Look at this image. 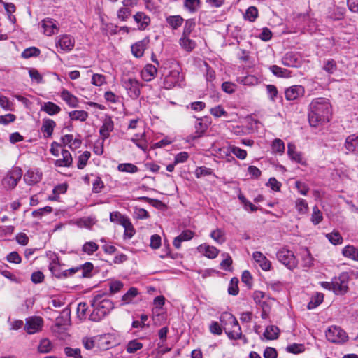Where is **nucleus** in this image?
Segmentation results:
<instances>
[{
    "mask_svg": "<svg viewBox=\"0 0 358 358\" xmlns=\"http://www.w3.org/2000/svg\"><path fill=\"white\" fill-rule=\"evenodd\" d=\"M331 115V106L327 98H315L309 104L308 118L311 127H316L329 122Z\"/></svg>",
    "mask_w": 358,
    "mask_h": 358,
    "instance_id": "nucleus-1",
    "label": "nucleus"
},
{
    "mask_svg": "<svg viewBox=\"0 0 358 358\" xmlns=\"http://www.w3.org/2000/svg\"><path fill=\"white\" fill-rule=\"evenodd\" d=\"M91 305L94 310L90 319L94 322L100 321L113 308V303L101 294H97L93 298Z\"/></svg>",
    "mask_w": 358,
    "mask_h": 358,
    "instance_id": "nucleus-2",
    "label": "nucleus"
},
{
    "mask_svg": "<svg viewBox=\"0 0 358 358\" xmlns=\"http://www.w3.org/2000/svg\"><path fill=\"white\" fill-rule=\"evenodd\" d=\"M221 325L230 339L238 340L242 337L241 328L236 318L230 313L224 312L220 317Z\"/></svg>",
    "mask_w": 358,
    "mask_h": 358,
    "instance_id": "nucleus-3",
    "label": "nucleus"
},
{
    "mask_svg": "<svg viewBox=\"0 0 358 358\" xmlns=\"http://www.w3.org/2000/svg\"><path fill=\"white\" fill-rule=\"evenodd\" d=\"M276 257L280 263L290 270L295 268L298 265V261L294 252L287 248L280 249L277 252Z\"/></svg>",
    "mask_w": 358,
    "mask_h": 358,
    "instance_id": "nucleus-4",
    "label": "nucleus"
},
{
    "mask_svg": "<svg viewBox=\"0 0 358 358\" xmlns=\"http://www.w3.org/2000/svg\"><path fill=\"white\" fill-rule=\"evenodd\" d=\"M22 176V169L19 167H13L4 176L2 185L6 189H14Z\"/></svg>",
    "mask_w": 358,
    "mask_h": 358,
    "instance_id": "nucleus-5",
    "label": "nucleus"
},
{
    "mask_svg": "<svg viewBox=\"0 0 358 358\" xmlns=\"http://www.w3.org/2000/svg\"><path fill=\"white\" fill-rule=\"evenodd\" d=\"M327 339L334 343H343L348 341L346 332L340 327L331 326L326 331Z\"/></svg>",
    "mask_w": 358,
    "mask_h": 358,
    "instance_id": "nucleus-6",
    "label": "nucleus"
},
{
    "mask_svg": "<svg viewBox=\"0 0 358 358\" xmlns=\"http://www.w3.org/2000/svg\"><path fill=\"white\" fill-rule=\"evenodd\" d=\"M350 277L348 273L343 272L333 278L334 292L337 295H343L348 291Z\"/></svg>",
    "mask_w": 358,
    "mask_h": 358,
    "instance_id": "nucleus-7",
    "label": "nucleus"
},
{
    "mask_svg": "<svg viewBox=\"0 0 358 358\" xmlns=\"http://www.w3.org/2000/svg\"><path fill=\"white\" fill-rule=\"evenodd\" d=\"M123 86L127 91L128 95L132 99H136L141 94V85L139 82L134 78H128L123 80Z\"/></svg>",
    "mask_w": 358,
    "mask_h": 358,
    "instance_id": "nucleus-8",
    "label": "nucleus"
},
{
    "mask_svg": "<svg viewBox=\"0 0 358 358\" xmlns=\"http://www.w3.org/2000/svg\"><path fill=\"white\" fill-rule=\"evenodd\" d=\"M43 326V320L41 317H29L26 319L24 329L29 334L40 331Z\"/></svg>",
    "mask_w": 358,
    "mask_h": 358,
    "instance_id": "nucleus-9",
    "label": "nucleus"
},
{
    "mask_svg": "<svg viewBox=\"0 0 358 358\" xmlns=\"http://www.w3.org/2000/svg\"><path fill=\"white\" fill-rule=\"evenodd\" d=\"M305 94V88L300 85H292L285 91V99L288 101H294L303 97Z\"/></svg>",
    "mask_w": 358,
    "mask_h": 358,
    "instance_id": "nucleus-10",
    "label": "nucleus"
},
{
    "mask_svg": "<svg viewBox=\"0 0 358 358\" xmlns=\"http://www.w3.org/2000/svg\"><path fill=\"white\" fill-rule=\"evenodd\" d=\"M210 122L205 118H196L194 122V133L191 136L192 139L201 137L208 128Z\"/></svg>",
    "mask_w": 358,
    "mask_h": 358,
    "instance_id": "nucleus-11",
    "label": "nucleus"
},
{
    "mask_svg": "<svg viewBox=\"0 0 358 358\" xmlns=\"http://www.w3.org/2000/svg\"><path fill=\"white\" fill-rule=\"evenodd\" d=\"M345 154H355L358 155V134H354L348 136L344 143Z\"/></svg>",
    "mask_w": 358,
    "mask_h": 358,
    "instance_id": "nucleus-12",
    "label": "nucleus"
},
{
    "mask_svg": "<svg viewBox=\"0 0 358 358\" xmlns=\"http://www.w3.org/2000/svg\"><path fill=\"white\" fill-rule=\"evenodd\" d=\"M74 45V38L69 34L59 36L56 41L57 47H59L62 50L66 52L71 50L73 48Z\"/></svg>",
    "mask_w": 358,
    "mask_h": 358,
    "instance_id": "nucleus-13",
    "label": "nucleus"
},
{
    "mask_svg": "<svg viewBox=\"0 0 358 358\" xmlns=\"http://www.w3.org/2000/svg\"><path fill=\"white\" fill-rule=\"evenodd\" d=\"M282 63L288 67H298L301 64L300 57L296 52H287L282 58Z\"/></svg>",
    "mask_w": 358,
    "mask_h": 358,
    "instance_id": "nucleus-14",
    "label": "nucleus"
},
{
    "mask_svg": "<svg viewBox=\"0 0 358 358\" xmlns=\"http://www.w3.org/2000/svg\"><path fill=\"white\" fill-rule=\"evenodd\" d=\"M23 179L28 185H34L41 180L42 173L38 169H29L24 175Z\"/></svg>",
    "mask_w": 358,
    "mask_h": 358,
    "instance_id": "nucleus-15",
    "label": "nucleus"
},
{
    "mask_svg": "<svg viewBox=\"0 0 358 358\" xmlns=\"http://www.w3.org/2000/svg\"><path fill=\"white\" fill-rule=\"evenodd\" d=\"M134 21L138 24V29L141 31L145 30L150 24V17L145 13L138 11L133 15Z\"/></svg>",
    "mask_w": 358,
    "mask_h": 358,
    "instance_id": "nucleus-16",
    "label": "nucleus"
},
{
    "mask_svg": "<svg viewBox=\"0 0 358 358\" xmlns=\"http://www.w3.org/2000/svg\"><path fill=\"white\" fill-rule=\"evenodd\" d=\"M148 43L149 38H145L144 39L133 44L131 47L132 55L136 58H141L143 57Z\"/></svg>",
    "mask_w": 358,
    "mask_h": 358,
    "instance_id": "nucleus-17",
    "label": "nucleus"
},
{
    "mask_svg": "<svg viewBox=\"0 0 358 358\" xmlns=\"http://www.w3.org/2000/svg\"><path fill=\"white\" fill-rule=\"evenodd\" d=\"M114 123L110 116H106L103 120V124L100 128L99 134L101 138L105 141L110 136V132L113 131Z\"/></svg>",
    "mask_w": 358,
    "mask_h": 358,
    "instance_id": "nucleus-18",
    "label": "nucleus"
},
{
    "mask_svg": "<svg viewBox=\"0 0 358 358\" xmlns=\"http://www.w3.org/2000/svg\"><path fill=\"white\" fill-rule=\"evenodd\" d=\"M252 258L262 270L268 271L271 269V263L262 252L259 251L254 252Z\"/></svg>",
    "mask_w": 358,
    "mask_h": 358,
    "instance_id": "nucleus-19",
    "label": "nucleus"
},
{
    "mask_svg": "<svg viewBox=\"0 0 358 358\" xmlns=\"http://www.w3.org/2000/svg\"><path fill=\"white\" fill-rule=\"evenodd\" d=\"M197 250L208 259H215L219 254L220 250L214 246L206 243L201 244L197 247Z\"/></svg>",
    "mask_w": 358,
    "mask_h": 358,
    "instance_id": "nucleus-20",
    "label": "nucleus"
},
{
    "mask_svg": "<svg viewBox=\"0 0 358 358\" xmlns=\"http://www.w3.org/2000/svg\"><path fill=\"white\" fill-rule=\"evenodd\" d=\"M50 260L51 261L49 264V269L52 274L57 278H63V271L60 268L59 257L54 254L50 257Z\"/></svg>",
    "mask_w": 358,
    "mask_h": 358,
    "instance_id": "nucleus-21",
    "label": "nucleus"
},
{
    "mask_svg": "<svg viewBox=\"0 0 358 358\" xmlns=\"http://www.w3.org/2000/svg\"><path fill=\"white\" fill-rule=\"evenodd\" d=\"M42 27L44 29V34L47 36H52L59 30L57 22L50 18L44 19L42 21Z\"/></svg>",
    "mask_w": 358,
    "mask_h": 358,
    "instance_id": "nucleus-22",
    "label": "nucleus"
},
{
    "mask_svg": "<svg viewBox=\"0 0 358 358\" xmlns=\"http://www.w3.org/2000/svg\"><path fill=\"white\" fill-rule=\"evenodd\" d=\"M157 72V67L152 64H147L141 72V76L145 81H150L155 77Z\"/></svg>",
    "mask_w": 358,
    "mask_h": 358,
    "instance_id": "nucleus-23",
    "label": "nucleus"
},
{
    "mask_svg": "<svg viewBox=\"0 0 358 358\" xmlns=\"http://www.w3.org/2000/svg\"><path fill=\"white\" fill-rule=\"evenodd\" d=\"M194 233L191 230H185L179 236L176 237L173 241V245L176 249H179L182 241L191 240Z\"/></svg>",
    "mask_w": 358,
    "mask_h": 358,
    "instance_id": "nucleus-24",
    "label": "nucleus"
},
{
    "mask_svg": "<svg viewBox=\"0 0 358 358\" xmlns=\"http://www.w3.org/2000/svg\"><path fill=\"white\" fill-rule=\"evenodd\" d=\"M61 153L62 158L55 160V165L56 166L69 167L73 163L71 153L67 150H62Z\"/></svg>",
    "mask_w": 358,
    "mask_h": 358,
    "instance_id": "nucleus-25",
    "label": "nucleus"
},
{
    "mask_svg": "<svg viewBox=\"0 0 358 358\" xmlns=\"http://www.w3.org/2000/svg\"><path fill=\"white\" fill-rule=\"evenodd\" d=\"M56 126V123L51 119H43L41 126V131L44 134L45 138H49L52 136L54 129Z\"/></svg>",
    "mask_w": 358,
    "mask_h": 358,
    "instance_id": "nucleus-26",
    "label": "nucleus"
},
{
    "mask_svg": "<svg viewBox=\"0 0 358 358\" xmlns=\"http://www.w3.org/2000/svg\"><path fill=\"white\" fill-rule=\"evenodd\" d=\"M61 98L71 108H76L78 106V98L66 89L62 91Z\"/></svg>",
    "mask_w": 358,
    "mask_h": 358,
    "instance_id": "nucleus-27",
    "label": "nucleus"
},
{
    "mask_svg": "<svg viewBox=\"0 0 358 358\" xmlns=\"http://www.w3.org/2000/svg\"><path fill=\"white\" fill-rule=\"evenodd\" d=\"M287 155L292 160L299 164L303 163V159L301 152H297L296 150V146L292 143H289L287 145Z\"/></svg>",
    "mask_w": 358,
    "mask_h": 358,
    "instance_id": "nucleus-28",
    "label": "nucleus"
},
{
    "mask_svg": "<svg viewBox=\"0 0 358 358\" xmlns=\"http://www.w3.org/2000/svg\"><path fill=\"white\" fill-rule=\"evenodd\" d=\"M70 310L69 309H64L59 316H58L55 320V326L57 327H61L69 324L70 322Z\"/></svg>",
    "mask_w": 358,
    "mask_h": 358,
    "instance_id": "nucleus-29",
    "label": "nucleus"
},
{
    "mask_svg": "<svg viewBox=\"0 0 358 358\" xmlns=\"http://www.w3.org/2000/svg\"><path fill=\"white\" fill-rule=\"evenodd\" d=\"M138 294V291L136 287H131L122 296L121 306L129 304L133 302L134 299Z\"/></svg>",
    "mask_w": 358,
    "mask_h": 358,
    "instance_id": "nucleus-30",
    "label": "nucleus"
},
{
    "mask_svg": "<svg viewBox=\"0 0 358 358\" xmlns=\"http://www.w3.org/2000/svg\"><path fill=\"white\" fill-rule=\"evenodd\" d=\"M179 44L181 48L187 52L192 51L196 45V42L191 39L190 37H180L179 39Z\"/></svg>",
    "mask_w": 358,
    "mask_h": 358,
    "instance_id": "nucleus-31",
    "label": "nucleus"
},
{
    "mask_svg": "<svg viewBox=\"0 0 358 358\" xmlns=\"http://www.w3.org/2000/svg\"><path fill=\"white\" fill-rule=\"evenodd\" d=\"M166 21L173 30H176L182 24L184 19L180 15H171L166 17Z\"/></svg>",
    "mask_w": 358,
    "mask_h": 358,
    "instance_id": "nucleus-32",
    "label": "nucleus"
},
{
    "mask_svg": "<svg viewBox=\"0 0 358 358\" xmlns=\"http://www.w3.org/2000/svg\"><path fill=\"white\" fill-rule=\"evenodd\" d=\"M344 257L358 262V249L353 245L345 246L342 251Z\"/></svg>",
    "mask_w": 358,
    "mask_h": 358,
    "instance_id": "nucleus-33",
    "label": "nucleus"
},
{
    "mask_svg": "<svg viewBox=\"0 0 358 358\" xmlns=\"http://www.w3.org/2000/svg\"><path fill=\"white\" fill-rule=\"evenodd\" d=\"M41 110L45 111L50 115H54L59 113L61 111V108L53 102L48 101L43 104Z\"/></svg>",
    "mask_w": 358,
    "mask_h": 358,
    "instance_id": "nucleus-34",
    "label": "nucleus"
},
{
    "mask_svg": "<svg viewBox=\"0 0 358 358\" xmlns=\"http://www.w3.org/2000/svg\"><path fill=\"white\" fill-rule=\"evenodd\" d=\"M196 27V23L194 20L188 19L185 21L182 34L181 37H191V34L192 31L194 30Z\"/></svg>",
    "mask_w": 358,
    "mask_h": 358,
    "instance_id": "nucleus-35",
    "label": "nucleus"
},
{
    "mask_svg": "<svg viewBox=\"0 0 358 358\" xmlns=\"http://www.w3.org/2000/svg\"><path fill=\"white\" fill-rule=\"evenodd\" d=\"M280 330L275 325L268 326L264 333V336L268 340H274L278 338Z\"/></svg>",
    "mask_w": 358,
    "mask_h": 358,
    "instance_id": "nucleus-36",
    "label": "nucleus"
},
{
    "mask_svg": "<svg viewBox=\"0 0 358 358\" xmlns=\"http://www.w3.org/2000/svg\"><path fill=\"white\" fill-rule=\"evenodd\" d=\"M210 237L218 244H222L225 242V232L222 229H216L211 231Z\"/></svg>",
    "mask_w": 358,
    "mask_h": 358,
    "instance_id": "nucleus-37",
    "label": "nucleus"
},
{
    "mask_svg": "<svg viewBox=\"0 0 358 358\" xmlns=\"http://www.w3.org/2000/svg\"><path fill=\"white\" fill-rule=\"evenodd\" d=\"M270 71L277 77L288 78L290 76V71L282 69L277 65H272L269 67Z\"/></svg>",
    "mask_w": 358,
    "mask_h": 358,
    "instance_id": "nucleus-38",
    "label": "nucleus"
},
{
    "mask_svg": "<svg viewBox=\"0 0 358 358\" xmlns=\"http://www.w3.org/2000/svg\"><path fill=\"white\" fill-rule=\"evenodd\" d=\"M322 69L329 74H333L337 70V64L334 59H329L323 61Z\"/></svg>",
    "mask_w": 358,
    "mask_h": 358,
    "instance_id": "nucleus-39",
    "label": "nucleus"
},
{
    "mask_svg": "<svg viewBox=\"0 0 358 358\" xmlns=\"http://www.w3.org/2000/svg\"><path fill=\"white\" fill-rule=\"evenodd\" d=\"M129 220V218L124 215H122L120 212L115 211L110 213V220L112 222H115L122 226L125 224V222Z\"/></svg>",
    "mask_w": 358,
    "mask_h": 358,
    "instance_id": "nucleus-40",
    "label": "nucleus"
},
{
    "mask_svg": "<svg viewBox=\"0 0 358 358\" xmlns=\"http://www.w3.org/2000/svg\"><path fill=\"white\" fill-rule=\"evenodd\" d=\"M117 170L120 172L135 173L138 172V168L131 163H122L118 164Z\"/></svg>",
    "mask_w": 358,
    "mask_h": 358,
    "instance_id": "nucleus-41",
    "label": "nucleus"
},
{
    "mask_svg": "<svg viewBox=\"0 0 358 358\" xmlns=\"http://www.w3.org/2000/svg\"><path fill=\"white\" fill-rule=\"evenodd\" d=\"M227 151L229 153H233L237 158L240 159H245L247 157L246 150L235 145H229L227 148Z\"/></svg>",
    "mask_w": 358,
    "mask_h": 358,
    "instance_id": "nucleus-42",
    "label": "nucleus"
},
{
    "mask_svg": "<svg viewBox=\"0 0 358 358\" xmlns=\"http://www.w3.org/2000/svg\"><path fill=\"white\" fill-rule=\"evenodd\" d=\"M69 115L72 120L84 122L87 120L88 113L85 110H73L69 112Z\"/></svg>",
    "mask_w": 358,
    "mask_h": 358,
    "instance_id": "nucleus-43",
    "label": "nucleus"
},
{
    "mask_svg": "<svg viewBox=\"0 0 358 358\" xmlns=\"http://www.w3.org/2000/svg\"><path fill=\"white\" fill-rule=\"evenodd\" d=\"M78 268H80V271H81V276L83 278H90L92 276L94 265L91 262H85V264L79 266Z\"/></svg>",
    "mask_w": 358,
    "mask_h": 358,
    "instance_id": "nucleus-44",
    "label": "nucleus"
},
{
    "mask_svg": "<svg viewBox=\"0 0 358 358\" xmlns=\"http://www.w3.org/2000/svg\"><path fill=\"white\" fill-rule=\"evenodd\" d=\"M285 143L281 139L275 138L273 141L271 145V149L273 153L282 155L285 152Z\"/></svg>",
    "mask_w": 358,
    "mask_h": 358,
    "instance_id": "nucleus-45",
    "label": "nucleus"
},
{
    "mask_svg": "<svg viewBox=\"0 0 358 358\" xmlns=\"http://www.w3.org/2000/svg\"><path fill=\"white\" fill-rule=\"evenodd\" d=\"M252 297L255 303L260 306L262 309H264L267 306V303L262 301L265 297V294L263 292L258 290L255 291L252 294Z\"/></svg>",
    "mask_w": 358,
    "mask_h": 358,
    "instance_id": "nucleus-46",
    "label": "nucleus"
},
{
    "mask_svg": "<svg viewBox=\"0 0 358 358\" xmlns=\"http://www.w3.org/2000/svg\"><path fill=\"white\" fill-rule=\"evenodd\" d=\"M295 208L300 215L306 214L308 210V206L306 201L303 199H298L295 203Z\"/></svg>",
    "mask_w": 358,
    "mask_h": 358,
    "instance_id": "nucleus-47",
    "label": "nucleus"
},
{
    "mask_svg": "<svg viewBox=\"0 0 358 358\" xmlns=\"http://www.w3.org/2000/svg\"><path fill=\"white\" fill-rule=\"evenodd\" d=\"M52 345L51 341L48 338H43L38 345V350L41 353H48L51 351Z\"/></svg>",
    "mask_w": 358,
    "mask_h": 358,
    "instance_id": "nucleus-48",
    "label": "nucleus"
},
{
    "mask_svg": "<svg viewBox=\"0 0 358 358\" xmlns=\"http://www.w3.org/2000/svg\"><path fill=\"white\" fill-rule=\"evenodd\" d=\"M324 299V295L322 293H317L315 296L312 297L310 302L308 303L307 308L309 310H312L317 307Z\"/></svg>",
    "mask_w": 358,
    "mask_h": 358,
    "instance_id": "nucleus-49",
    "label": "nucleus"
},
{
    "mask_svg": "<svg viewBox=\"0 0 358 358\" xmlns=\"http://www.w3.org/2000/svg\"><path fill=\"white\" fill-rule=\"evenodd\" d=\"M99 245L93 241L86 242L82 247V251L89 255L98 250Z\"/></svg>",
    "mask_w": 358,
    "mask_h": 358,
    "instance_id": "nucleus-50",
    "label": "nucleus"
},
{
    "mask_svg": "<svg viewBox=\"0 0 358 358\" xmlns=\"http://www.w3.org/2000/svg\"><path fill=\"white\" fill-rule=\"evenodd\" d=\"M131 14V10L129 6L121 7L117 12V16L121 21H127Z\"/></svg>",
    "mask_w": 358,
    "mask_h": 358,
    "instance_id": "nucleus-51",
    "label": "nucleus"
},
{
    "mask_svg": "<svg viewBox=\"0 0 358 358\" xmlns=\"http://www.w3.org/2000/svg\"><path fill=\"white\" fill-rule=\"evenodd\" d=\"M326 237L333 245L341 244L343 240L341 235L338 231L327 234Z\"/></svg>",
    "mask_w": 358,
    "mask_h": 358,
    "instance_id": "nucleus-52",
    "label": "nucleus"
},
{
    "mask_svg": "<svg viewBox=\"0 0 358 358\" xmlns=\"http://www.w3.org/2000/svg\"><path fill=\"white\" fill-rule=\"evenodd\" d=\"M200 6L199 0H185L184 1V6L186 9H187L190 13L196 12Z\"/></svg>",
    "mask_w": 358,
    "mask_h": 358,
    "instance_id": "nucleus-53",
    "label": "nucleus"
},
{
    "mask_svg": "<svg viewBox=\"0 0 358 358\" xmlns=\"http://www.w3.org/2000/svg\"><path fill=\"white\" fill-rule=\"evenodd\" d=\"M323 220L322 212L320 210L317 206L313 208V213L311 215V222L315 224H318Z\"/></svg>",
    "mask_w": 358,
    "mask_h": 358,
    "instance_id": "nucleus-54",
    "label": "nucleus"
},
{
    "mask_svg": "<svg viewBox=\"0 0 358 358\" xmlns=\"http://www.w3.org/2000/svg\"><path fill=\"white\" fill-rule=\"evenodd\" d=\"M143 348V344L138 341L137 340L134 339L132 341H130L127 345V352L128 353H134L137 350L141 349Z\"/></svg>",
    "mask_w": 358,
    "mask_h": 358,
    "instance_id": "nucleus-55",
    "label": "nucleus"
},
{
    "mask_svg": "<svg viewBox=\"0 0 358 358\" xmlns=\"http://www.w3.org/2000/svg\"><path fill=\"white\" fill-rule=\"evenodd\" d=\"M91 154L89 151H85L82 155H80L78 157V161L77 164V167L79 169H83L86 166L87 161L89 160Z\"/></svg>",
    "mask_w": 358,
    "mask_h": 358,
    "instance_id": "nucleus-56",
    "label": "nucleus"
},
{
    "mask_svg": "<svg viewBox=\"0 0 358 358\" xmlns=\"http://www.w3.org/2000/svg\"><path fill=\"white\" fill-rule=\"evenodd\" d=\"M303 266L306 268H310L313 265V258L311 256L308 249H305L302 256Z\"/></svg>",
    "mask_w": 358,
    "mask_h": 358,
    "instance_id": "nucleus-57",
    "label": "nucleus"
},
{
    "mask_svg": "<svg viewBox=\"0 0 358 358\" xmlns=\"http://www.w3.org/2000/svg\"><path fill=\"white\" fill-rule=\"evenodd\" d=\"M40 50L39 49L35 48V47H31L26 48L22 53V57L23 58L27 59L30 58L31 57H36L39 55Z\"/></svg>",
    "mask_w": 358,
    "mask_h": 358,
    "instance_id": "nucleus-58",
    "label": "nucleus"
},
{
    "mask_svg": "<svg viewBox=\"0 0 358 358\" xmlns=\"http://www.w3.org/2000/svg\"><path fill=\"white\" fill-rule=\"evenodd\" d=\"M64 353L68 357L73 358H82L80 350L79 348H71L70 347H66L64 348Z\"/></svg>",
    "mask_w": 358,
    "mask_h": 358,
    "instance_id": "nucleus-59",
    "label": "nucleus"
},
{
    "mask_svg": "<svg viewBox=\"0 0 358 358\" xmlns=\"http://www.w3.org/2000/svg\"><path fill=\"white\" fill-rule=\"evenodd\" d=\"M258 16V10L255 6L249 7L245 12V18L250 22H254Z\"/></svg>",
    "mask_w": 358,
    "mask_h": 358,
    "instance_id": "nucleus-60",
    "label": "nucleus"
},
{
    "mask_svg": "<svg viewBox=\"0 0 358 358\" xmlns=\"http://www.w3.org/2000/svg\"><path fill=\"white\" fill-rule=\"evenodd\" d=\"M238 280L236 278H233L229 283L228 287V293L231 295L236 296L238 294Z\"/></svg>",
    "mask_w": 358,
    "mask_h": 358,
    "instance_id": "nucleus-61",
    "label": "nucleus"
},
{
    "mask_svg": "<svg viewBox=\"0 0 358 358\" xmlns=\"http://www.w3.org/2000/svg\"><path fill=\"white\" fill-rule=\"evenodd\" d=\"M286 350L287 352L290 353L298 354L303 352L305 348L304 345L302 344L293 343L292 345H288Z\"/></svg>",
    "mask_w": 358,
    "mask_h": 358,
    "instance_id": "nucleus-62",
    "label": "nucleus"
},
{
    "mask_svg": "<svg viewBox=\"0 0 358 358\" xmlns=\"http://www.w3.org/2000/svg\"><path fill=\"white\" fill-rule=\"evenodd\" d=\"M122 227L124 228V236L128 238H131L134 235L135 230L129 219Z\"/></svg>",
    "mask_w": 358,
    "mask_h": 358,
    "instance_id": "nucleus-63",
    "label": "nucleus"
},
{
    "mask_svg": "<svg viewBox=\"0 0 358 358\" xmlns=\"http://www.w3.org/2000/svg\"><path fill=\"white\" fill-rule=\"evenodd\" d=\"M106 83L105 76L94 73L92 78V83L96 86H101Z\"/></svg>",
    "mask_w": 358,
    "mask_h": 358,
    "instance_id": "nucleus-64",
    "label": "nucleus"
}]
</instances>
